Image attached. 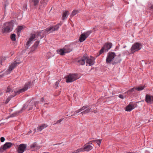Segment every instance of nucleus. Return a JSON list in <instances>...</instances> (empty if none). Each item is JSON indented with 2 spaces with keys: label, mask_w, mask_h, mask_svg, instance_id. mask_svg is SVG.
I'll list each match as a JSON object with an SVG mask.
<instances>
[{
  "label": "nucleus",
  "mask_w": 153,
  "mask_h": 153,
  "mask_svg": "<svg viewBox=\"0 0 153 153\" xmlns=\"http://www.w3.org/2000/svg\"><path fill=\"white\" fill-rule=\"evenodd\" d=\"M61 24H59L54 26H52L46 28L45 30H43L41 32H40V33H39V35H40L41 36V38L44 37L45 35V34L47 33H50L53 32V31L57 30L59 29V27L61 26Z\"/></svg>",
  "instance_id": "1"
},
{
  "label": "nucleus",
  "mask_w": 153,
  "mask_h": 153,
  "mask_svg": "<svg viewBox=\"0 0 153 153\" xmlns=\"http://www.w3.org/2000/svg\"><path fill=\"white\" fill-rule=\"evenodd\" d=\"M14 24L12 22L5 23L3 25L1 32L2 33H9L13 29Z\"/></svg>",
  "instance_id": "2"
},
{
  "label": "nucleus",
  "mask_w": 153,
  "mask_h": 153,
  "mask_svg": "<svg viewBox=\"0 0 153 153\" xmlns=\"http://www.w3.org/2000/svg\"><path fill=\"white\" fill-rule=\"evenodd\" d=\"M38 102H33L31 101L29 102L27 101L24 104L23 107L19 111V112H22L26 109H27L28 111L32 110L34 106L38 108Z\"/></svg>",
  "instance_id": "3"
},
{
  "label": "nucleus",
  "mask_w": 153,
  "mask_h": 153,
  "mask_svg": "<svg viewBox=\"0 0 153 153\" xmlns=\"http://www.w3.org/2000/svg\"><path fill=\"white\" fill-rule=\"evenodd\" d=\"M91 145H92L88 144H86L85 145L84 147L79 149L71 153H78L81 152L89 151L93 148L94 145L92 143H91Z\"/></svg>",
  "instance_id": "4"
},
{
  "label": "nucleus",
  "mask_w": 153,
  "mask_h": 153,
  "mask_svg": "<svg viewBox=\"0 0 153 153\" xmlns=\"http://www.w3.org/2000/svg\"><path fill=\"white\" fill-rule=\"evenodd\" d=\"M141 48V43L136 42L134 43L131 48V53H134L135 52L140 50Z\"/></svg>",
  "instance_id": "5"
},
{
  "label": "nucleus",
  "mask_w": 153,
  "mask_h": 153,
  "mask_svg": "<svg viewBox=\"0 0 153 153\" xmlns=\"http://www.w3.org/2000/svg\"><path fill=\"white\" fill-rule=\"evenodd\" d=\"M112 46V44L111 43H105L100 51L99 53L97 56H99L103 53L104 51H107L111 48Z\"/></svg>",
  "instance_id": "6"
},
{
  "label": "nucleus",
  "mask_w": 153,
  "mask_h": 153,
  "mask_svg": "<svg viewBox=\"0 0 153 153\" xmlns=\"http://www.w3.org/2000/svg\"><path fill=\"white\" fill-rule=\"evenodd\" d=\"M66 82L67 83L71 82L78 79L77 74H70L66 76Z\"/></svg>",
  "instance_id": "7"
},
{
  "label": "nucleus",
  "mask_w": 153,
  "mask_h": 153,
  "mask_svg": "<svg viewBox=\"0 0 153 153\" xmlns=\"http://www.w3.org/2000/svg\"><path fill=\"white\" fill-rule=\"evenodd\" d=\"M116 56L114 52H110L108 53L106 59V62L107 64H110Z\"/></svg>",
  "instance_id": "8"
},
{
  "label": "nucleus",
  "mask_w": 153,
  "mask_h": 153,
  "mask_svg": "<svg viewBox=\"0 0 153 153\" xmlns=\"http://www.w3.org/2000/svg\"><path fill=\"white\" fill-rule=\"evenodd\" d=\"M72 51V49L70 48L68 45H66L63 49L60 50L58 53L61 55H63L66 53H68Z\"/></svg>",
  "instance_id": "9"
},
{
  "label": "nucleus",
  "mask_w": 153,
  "mask_h": 153,
  "mask_svg": "<svg viewBox=\"0 0 153 153\" xmlns=\"http://www.w3.org/2000/svg\"><path fill=\"white\" fill-rule=\"evenodd\" d=\"M91 32L90 31H88L82 34L80 36L79 39V41L81 42H83L88 36Z\"/></svg>",
  "instance_id": "10"
},
{
  "label": "nucleus",
  "mask_w": 153,
  "mask_h": 153,
  "mask_svg": "<svg viewBox=\"0 0 153 153\" xmlns=\"http://www.w3.org/2000/svg\"><path fill=\"white\" fill-rule=\"evenodd\" d=\"M13 144L10 142H7L0 148V152H2L7 149L10 148Z\"/></svg>",
  "instance_id": "11"
},
{
  "label": "nucleus",
  "mask_w": 153,
  "mask_h": 153,
  "mask_svg": "<svg viewBox=\"0 0 153 153\" xmlns=\"http://www.w3.org/2000/svg\"><path fill=\"white\" fill-rule=\"evenodd\" d=\"M87 59V55L85 54L79 59L77 60L76 61L79 65H84Z\"/></svg>",
  "instance_id": "12"
},
{
  "label": "nucleus",
  "mask_w": 153,
  "mask_h": 153,
  "mask_svg": "<svg viewBox=\"0 0 153 153\" xmlns=\"http://www.w3.org/2000/svg\"><path fill=\"white\" fill-rule=\"evenodd\" d=\"M27 147V145L21 144L19 145L17 148V152L19 153H23Z\"/></svg>",
  "instance_id": "13"
},
{
  "label": "nucleus",
  "mask_w": 153,
  "mask_h": 153,
  "mask_svg": "<svg viewBox=\"0 0 153 153\" xmlns=\"http://www.w3.org/2000/svg\"><path fill=\"white\" fill-rule=\"evenodd\" d=\"M20 63V62L17 61L16 60L13 62L9 66V68L8 69V71L10 72L16 66H17L18 64H19Z\"/></svg>",
  "instance_id": "14"
},
{
  "label": "nucleus",
  "mask_w": 153,
  "mask_h": 153,
  "mask_svg": "<svg viewBox=\"0 0 153 153\" xmlns=\"http://www.w3.org/2000/svg\"><path fill=\"white\" fill-rule=\"evenodd\" d=\"M30 82H29L27 83L26 84L24 85L23 88L20 89L19 90L16 92V94H19L21 93L26 91L28 89V87H30Z\"/></svg>",
  "instance_id": "15"
},
{
  "label": "nucleus",
  "mask_w": 153,
  "mask_h": 153,
  "mask_svg": "<svg viewBox=\"0 0 153 153\" xmlns=\"http://www.w3.org/2000/svg\"><path fill=\"white\" fill-rule=\"evenodd\" d=\"M145 101L148 103L152 104L153 102V96L147 94L146 95Z\"/></svg>",
  "instance_id": "16"
},
{
  "label": "nucleus",
  "mask_w": 153,
  "mask_h": 153,
  "mask_svg": "<svg viewBox=\"0 0 153 153\" xmlns=\"http://www.w3.org/2000/svg\"><path fill=\"white\" fill-rule=\"evenodd\" d=\"M36 36L35 34H31L30 37L29 39L26 44V45L27 46V48H28V47L29 46L30 43H31V42L33 41L36 37Z\"/></svg>",
  "instance_id": "17"
},
{
  "label": "nucleus",
  "mask_w": 153,
  "mask_h": 153,
  "mask_svg": "<svg viewBox=\"0 0 153 153\" xmlns=\"http://www.w3.org/2000/svg\"><path fill=\"white\" fill-rule=\"evenodd\" d=\"M48 0H41L40 4V7L39 9H42L46 5Z\"/></svg>",
  "instance_id": "18"
},
{
  "label": "nucleus",
  "mask_w": 153,
  "mask_h": 153,
  "mask_svg": "<svg viewBox=\"0 0 153 153\" xmlns=\"http://www.w3.org/2000/svg\"><path fill=\"white\" fill-rule=\"evenodd\" d=\"M30 6L36 7L38 4V0H30L29 1Z\"/></svg>",
  "instance_id": "19"
},
{
  "label": "nucleus",
  "mask_w": 153,
  "mask_h": 153,
  "mask_svg": "<svg viewBox=\"0 0 153 153\" xmlns=\"http://www.w3.org/2000/svg\"><path fill=\"white\" fill-rule=\"evenodd\" d=\"M134 105H133L129 104L127 106L126 108V111H130L134 108Z\"/></svg>",
  "instance_id": "20"
},
{
  "label": "nucleus",
  "mask_w": 153,
  "mask_h": 153,
  "mask_svg": "<svg viewBox=\"0 0 153 153\" xmlns=\"http://www.w3.org/2000/svg\"><path fill=\"white\" fill-rule=\"evenodd\" d=\"M40 101L42 102L43 103H44V106L46 107L48 105H50V104L49 102L47 101H45L43 97L40 100Z\"/></svg>",
  "instance_id": "21"
},
{
  "label": "nucleus",
  "mask_w": 153,
  "mask_h": 153,
  "mask_svg": "<svg viewBox=\"0 0 153 153\" xmlns=\"http://www.w3.org/2000/svg\"><path fill=\"white\" fill-rule=\"evenodd\" d=\"M87 64H88L89 65H91L94 64V61L92 59L89 58L87 57V59L86 60Z\"/></svg>",
  "instance_id": "22"
},
{
  "label": "nucleus",
  "mask_w": 153,
  "mask_h": 153,
  "mask_svg": "<svg viewBox=\"0 0 153 153\" xmlns=\"http://www.w3.org/2000/svg\"><path fill=\"white\" fill-rule=\"evenodd\" d=\"M17 94H16V92H15V93L14 95H11L10 96H9L6 99L5 101V103H7L12 98L15 97L16 95Z\"/></svg>",
  "instance_id": "23"
},
{
  "label": "nucleus",
  "mask_w": 153,
  "mask_h": 153,
  "mask_svg": "<svg viewBox=\"0 0 153 153\" xmlns=\"http://www.w3.org/2000/svg\"><path fill=\"white\" fill-rule=\"evenodd\" d=\"M91 108H88L87 109L83 111L81 113V114H87L88 113H89L91 112V111H92V110H91Z\"/></svg>",
  "instance_id": "24"
},
{
  "label": "nucleus",
  "mask_w": 153,
  "mask_h": 153,
  "mask_svg": "<svg viewBox=\"0 0 153 153\" xmlns=\"http://www.w3.org/2000/svg\"><path fill=\"white\" fill-rule=\"evenodd\" d=\"M68 11H65V12H64L63 13V15L62 16V19L63 20L65 19H66L67 17V14L68 13Z\"/></svg>",
  "instance_id": "25"
},
{
  "label": "nucleus",
  "mask_w": 153,
  "mask_h": 153,
  "mask_svg": "<svg viewBox=\"0 0 153 153\" xmlns=\"http://www.w3.org/2000/svg\"><path fill=\"white\" fill-rule=\"evenodd\" d=\"M10 39L12 41H14L16 40V35L15 34H12L10 36Z\"/></svg>",
  "instance_id": "26"
},
{
  "label": "nucleus",
  "mask_w": 153,
  "mask_h": 153,
  "mask_svg": "<svg viewBox=\"0 0 153 153\" xmlns=\"http://www.w3.org/2000/svg\"><path fill=\"white\" fill-rule=\"evenodd\" d=\"M47 126V125L45 124H42L39 127V130L41 131L44 128H46Z\"/></svg>",
  "instance_id": "27"
},
{
  "label": "nucleus",
  "mask_w": 153,
  "mask_h": 153,
  "mask_svg": "<svg viewBox=\"0 0 153 153\" xmlns=\"http://www.w3.org/2000/svg\"><path fill=\"white\" fill-rule=\"evenodd\" d=\"M19 112V111H18L17 112H15V113H14L10 115V116H8V118H10V117H16V116H17L18 114L20 113V112Z\"/></svg>",
  "instance_id": "28"
},
{
  "label": "nucleus",
  "mask_w": 153,
  "mask_h": 153,
  "mask_svg": "<svg viewBox=\"0 0 153 153\" xmlns=\"http://www.w3.org/2000/svg\"><path fill=\"white\" fill-rule=\"evenodd\" d=\"M79 13V11L78 10H74L72 12L71 14V16H74L76 14Z\"/></svg>",
  "instance_id": "29"
},
{
  "label": "nucleus",
  "mask_w": 153,
  "mask_h": 153,
  "mask_svg": "<svg viewBox=\"0 0 153 153\" xmlns=\"http://www.w3.org/2000/svg\"><path fill=\"white\" fill-rule=\"evenodd\" d=\"M145 88V86H140L138 88H135V90L138 91H141L143 90Z\"/></svg>",
  "instance_id": "30"
},
{
  "label": "nucleus",
  "mask_w": 153,
  "mask_h": 153,
  "mask_svg": "<svg viewBox=\"0 0 153 153\" xmlns=\"http://www.w3.org/2000/svg\"><path fill=\"white\" fill-rule=\"evenodd\" d=\"M38 45V41H36L35 42L34 45L32 46V49H35L37 47Z\"/></svg>",
  "instance_id": "31"
},
{
  "label": "nucleus",
  "mask_w": 153,
  "mask_h": 153,
  "mask_svg": "<svg viewBox=\"0 0 153 153\" xmlns=\"http://www.w3.org/2000/svg\"><path fill=\"white\" fill-rule=\"evenodd\" d=\"M13 92V91L12 90L11 88H10V86H8L7 89L6 91V92Z\"/></svg>",
  "instance_id": "32"
},
{
  "label": "nucleus",
  "mask_w": 153,
  "mask_h": 153,
  "mask_svg": "<svg viewBox=\"0 0 153 153\" xmlns=\"http://www.w3.org/2000/svg\"><path fill=\"white\" fill-rule=\"evenodd\" d=\"M23 28V27L21 26H18V28L17 29V31L18 32H20L21 30H22Z\"/></svg>",
  "instance_id": "33"
},
{
  "label": "nucleus",
  "mask_w": 153,
  "mask_h": 153,
  "mask_svg": "<svg viewBox=\"0 0 153 153\" xmlns=\"http://www.w3.org/2000/svg\"><path fill=\"white\" fill-rule=\"evenodd\" d=\"M102 140L101 139H98L96 140V142L98 146H100V144L101 143Z\"/></svg>",
  "instance_id": "34"
},
{
  "label": "nucleus",
  "mask_w": 153,
  "mask_h": 153,
  "mask_svg": "<svg viewBox=\"0 0 153 153\" xmlns=\"http://www.w3.org/2000/svg\"><path fill=\"white\" fill-rule=\"evenodd\" d=\"M134 89H135V88H132L131 89L128 90L127 93H130L131 92H132L134 91Z\"/></svg>",
  "instance_id": "35"
},
{
  "label": "nucleus",
  "mask_w": 153,
  "mask_h": 153,
  "mask_svg": "<svg viewBox=\"0 0 153 153\" xmlns=\"http://www.w3.org/2000/svg\"><path fill=\"white\" fill-rule=\"evenodd\" d=\"M88 107V105L84 106L82 107L80 109H81V111L85 110L86 108Z\"/></svg>",
  "instance_id": "36"
},
{
  "label": "nucleus",
  "mask_w": 153,
  "mask_h": 153,
  "mask_svg": "<svg viewBox=\"0 0 153 153\" xmlns=\"http://www.w3.org/2000/svg\"><path fill=\"white\" fill-rule=\"evenodd\" d=\"M59 83V82L58 81H57V82H56L55 84V86H56L55 88H57L58 87Z\"/></svg>",
  "instance_id": "37"
},
{
  "label": "nucleus",
  "mask_w": 153,
  "mask_h": 153,
  "mask_svg": "<svg viewBox=\"0 0 153 153\" xmlns=\"http://www.w3.org/2000/svg\"><path fill=\"white\" fill-rule=\"evenodd\" d=\"M81 111V109H78V110L76 111L75 112H74V114H75V113H78L79 112H80V111ZM74 114H72L71 115V116H74Z\"/></svg>",
  "instance_id": "38"
},
{
  "label": "nucleus",
  "mask_w": 153,
  "mask_h": 153,
  "mask_svg": "<svg viewBox=\"0 0 153 153\" xmlns=\"http://www.w3.org/2000/svg\"><path fill=\"white\" fill-rule=\"evenodd\" d=\"M63 119H61L59 120H58L56 123V124H58L60 123V122H61L62 120H63Z\"/></svg>",
  "instance_id": "39"
},
{
  "label": "nucleus",
  "mask_w": 153,
  "mask_h": 153,
  "mask_svg": "<svg viewBox=\"0 0 153 153\" xmlns=\"http://www.w3.org/2000/svg\"><path fill=\"white\" fill-rule=\"evenodd\" d=\"M36 143H34L33 144H32L31 146L30 147L31 148H34L36 146Z\"/></svg>",
  "instance_id": "40"
},
{
  "label": "nucleus",
  "mask_w": 153,
  "mask_h": 153,
  "mask_svg": "<svg viewBox=\"0 0 153 153\" xmlns=\"http://www.w3.org/2000/svg\"><path fill=\"white\" fill-rule=\"evenodd\" d=\"M4 140H5V138L4 137H2L0 138V140L1 142H4Z\"/></svg>",
  "instance_id": "41"
},
{
  "label": "nucleus",
  "mask_w": 153,
  "mask_h": 153,
  "mask_svg": "<svg viewBox=\"0 0 153 153\" xmlns=\"http://www.w3.org/2000/svg\"><path fill=\"white\" fill-rule=\"evenodd\" d=\"M119 97L121 99H123L124 98V96L122 95H119Z\"/></svg>",
  "instance_id": "42"
},
{
  "label": "nucleus",
  "mask_w": 153,
  "mask_h": 153,
  "mask_svg": "<svg viewBox=\"0 0 153 153\" xmlns=\"http://www.w3.org/2000/svg\"><path fill=\"white\" fill-rule=\"evenodd\" d=\"M149 7L151 9H153V4H152Z\"/></svg>",
  "instance_id": "43"
},
{
  "label": "nucleus",
  "mask_w": 153,
  "mask_h": 153,
  "mask_svg": "<svg viewBox=\"0 0 153 153\" xmlns=\"http://www.w3.org/2000/svg\"><path fill=\"white\" fill-rule=\"evenodd\" d=\"M96 140H92L90 142H96Z\"/></svg>",
  "instance_id": "44"
},
{
  "label": "nucleus",
  "mask_w": 153,
  "mask_h": 153,
  "mask_svg": "<svg viewBox=\"0 0 153 153\" xmlns=\"http://www.w3.org/2000/svg\"><path fill=\"white\" fill-rule=\"evenodd\" d=\"M94 113H96L97 112V110H95L94 111Z\"/></svg>",
  "instance_id": "45"
},
{
  "label": "nucleus",
  "mask_w": 153,
  "mask_h": 153,
  "mask_svg": "<svg viewBox=\"0 0 153 153\" xmlns=\"http://www.w3.org/2000/svg\"><path fill=\"white\" fill-rule=\"evenodd\" d=\"M2 60H1V61H0V64L2 65L1 63H2Z\"/></svg>",
  "instance_id": "46"
},
{
  "label": "nucleus",
  "mask_w": 153,
  "mask_h": 153,
  "mask_svg": "<svg viewBox=\"0 0 153 153\" xmlns=\"http://www.w3.org/2000/svg\"><path fill=\"white\" fill-rule=\"evenodd\" d=\"M34 132H36V129H34Z\"/></svg>",
  "instance_id": "47"
},
{
  "label": "nucleus",
  "mask_w": 153,
  "mask_h": 153,
  "mask_svg": "<svg viewBox=\"0 0 153 153\" xmlns=\"http://www.w3.org/2000/svg\"><path fill=\"white\" fill-rule=\"evenodd\" d=\"M4 8H5H5H6V5H5L4 6Z\"/></svg>",
  "instance_id": "48"
},
{
  "label": "nucleus",
  "mask_w": 153,
  "mask_h": 153,
  "mask_svg": "<svg viewBox=\"0 0 153 153\" xmlns=\"http://www.w3.org/2000/svg\"><path fill=\"white\" fill-rule=\"evenodd\" d=\"M25 7H27V5H26V4H25Z\"/></svg>",
  "instance_id": "49"
},
{
  "label": "nucleus",
  "mask_w": 153,
  "mask_h": 153,
  "mask_svg": "<svg viewBox=\"0 0 153 153\" xmlns=\"http://www.w3.org/2000/svg\"><path fill=\"white\" fill-rule=\"evenodd\" d=\"M2 77V76L1 75H0V78Z\"/></svg>",
  "instance_id": "50"
},
{
  "label": "nucleus",
  "mask_w": 153,
  "mask_h": 153,
  "mask_svg": "<svg viewBox=\"0 0 153 153\" xmlns=\"http://www.w3.org/2000/svg\"><path fill=\"white\" fill-rule=\"evenodd\" d=\"M37 130H38V127H37Z\"/></svg>",
  "instance_id": "51"
},
{
  "label": "nucleus",
  "mask_w": 153,
  "mask_h": 153,
  "mask_svg": "<svg viewBox=\"0 0 153 153\" xmlns=\"http://www.w3.org/2000/svg\"><path fill=\"white\" fill-rule=\"evenodd\" d=\"M131 153V152H130V153Z\"/></svg>",
  "instance_id": "52"
}]
</instances>
